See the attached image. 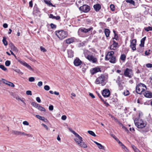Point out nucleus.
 Segmentation results:
<instances>
[{
  "label": "nucleus",
  "instance_id": "nucleus-2",
  "mask_svg": "<svg viewBox=\"0 0 152 152\" xmlns=\"http://www.w3.org/2000/svg\"><path fill=\"white\" fill-rule=\"evenodd\" d=\"M55 33L56 35L61 40L65 38L68 35L67 32L64 30L57 31Z\"/></svg>",
  "mask_w": 152,
  "mask_h": 152
},
{
  "label": "nucleus",
  "instance_id": "nucleus-51",
  "mask_svg": "<svg viewBox=\"0 0 152 152\" xmlns=\"http://www.w3.org/2000/svg\"><path fill=\"white\" fill-rule=\"evenodd\" d=\"M29 134H27L25 133L24 132H20V135H26L27 136H29Z\"/></svg>",
  "mask_w": 152,
  "mask_h": 152
},
{
  "label": "nucleus",
  "instance_id": "nucleus-60",
  "mask_svg": "<svg viewBox=\"0 0 152 152\" xmlns=\"http://www.w3.org/2000/svg\"><path fill=\"white\" fill-rule=\"evenodd\" d=\"M49 109L50 110H53V107L52 105H50L49 107Z\"/></svg>",
  "mask_w": 152,
  "mask_h": 152
},
{
  "label": "nucleus",
  "instance_id": "nucleus-33",
  "mask_svg": "<svg viewBox=\"0 0 152 152\" xmlns=\"http://www.w3.org/2000/svg\"><path fill=\"white\" fill-rule=\"evenodd\" d=\"M2 42L5 46H7V45L8 43L6 40V38L5 37H3Z\"/></svg>",
  "mask_w": 152,
  "mask_h": 152
},
{
  "label": "nucleus",
  "instance_id": "nucleus-30",
  "mask_svg": "<svg viewBox=\"0 0 152 152\" xmlns=\"http://www.w3.org/2000/svg\"><path fill=\"white\" fill-rule=\"evenodd\" d=\"M77 144L82 148H86L87 147V145L86 143H77Z\"/></svg>",
  "mask_w": 152,
  "mask_h": 152
},
{
  "label": "nucleus",
  "instance_id": "nucleus-21",
  "mask_svg": "<svg viewBox=\"0 0 152 152\" xmlns=\"http://www.w3.org/2000/svg\"><path fill=\"white\" fill-rule=\"evenodd\" d=\"M119 145L121 146L122 149L124 150L126 152H128L129 150L127 147L125 146L122 143H119Z\"/></svg>",
  "mask_w": 152,
  "mask_h": 152
},
{
  "label": "nucleus",
  "instance_id": "nucleus-48",
  "mask_svg": "<svg viewBox=\"0 0 152 152\" xmlns=\"http://www.w3.org/2000/svg\"><path fill=\"white\" fill-rule=\"evenodd\" d=\"M50 26L53 29L56 28V26L52 23H51L50 24Z\"/></svg>",
  "mask_w": 152,
  "mask_h": 152
},
{
  "label": "nucleus",
  "instance_id": "nucleus-64",
  "mask_svg": "<svg viewBox=\"0 0 152 152\" xmlns=\"http://www.w3.org/2000/svg\"><path fill=\"white\" fill-rule=\"evenodd\" d=\"M61 118L63 120H65L66 118V116L65 115H63L62 116Z\"/></svg>",
  "mask_w": 152,
  "mask_h": 152
},
{
  "label": "nucleus",
  "instance_id": "nucleus-54",
  "mask_svg": "<svg viewBox=\"0 0 152 152\" xmlns=\"http://www.w3.org/2000/svg\"><path fill=\"white\" fill-rule=\"evenodd\" d=\"M68 129L74 135L76 133L75 131L72 130V129L69 128Z\"/></svg>",
  "mask_w": 152,
  "mask_h": 152
},
{
  "label": "nucleus",
  "instance_id": "nucleus-1",
  "mask_svg": "<svg viewBox=\"0 0 152 152\" xmlns=\"http://www.w3.org/2000/svg\"><path fill=\"white\" fill-rule=\"evenodd\" d=\"M147 88L146 86L143 83H140L136 86V91L137 93L141 94L142 93L146 90Z\"/></svg>",
  "mask_w": 152,
  "mask_h": 152
},
{
  "label": "nucleus",
  "instance_id": "nucleus-22",
  "mask_svg": "<svg viewBox=\"0 0 152 152\" xmlns=\"http://www.w3.org/2000/svg\"><path fill=\"white\" fill-rule=\"evenodd\" d=\"M109 61L112 63H115L116 62V58L115 56H113L109 58Z\"/></svg>",
  "mask_w": 152,
  "mask_h": 152
},
{
  "label": "nucleus",
  "instance_id": "nucleus-57",
  "mask_svg": "<svg viewBox=\"0 0 152 152\" xmlns=\"http://www.w3.org/2000/svg\"><path fill=\"white\" fill-rule=\"evenodd\" d=\"M120 76H118L117 78V79L116 81V83H118L119 82H121V81L120 80Z\"/></svg>",
  "mask_w": 152,
  "mask_h": 152
},
{
  "label": "nucleus",
  "instance_id": "nucleus-23",
  "mask_svg": "<svg viewBox=\"0 0 152 152\" xmlns=\"http://www.w3.org/2000/svg\"><path fill=\"white\" fill-rule=\"evenodd\" d=\"M49 18H51L53 19H55L56 20H59L60 19V17L59 16H55L52 14H50L49 15Z\"/></svg>",
  "mask_w": 152,
  "mask_h": 152
},
{
  "label": "nucleus",
  "instance_id": "nucleus-19",
  "mask_svg": "<svg viewBox=\"0 0 152 152\" xmlns=\"http://www.w3.org/2000/svg\"><path fill=\"white\" fill-rule=\"evenodd\" d=\"M36 117L38 119L42 121L45 122H46L48 121L47 119L45 118V117H42L39 115H36Z\"/></svg>",
  "mask_w": 152,
  "mask_h": 152
},
{
  "label": "nucleus",
  "instance_id": "nucleus-7",
  "mask_svg": "<svg viewBox=\"0 0 152 152\" xmlns=\"http://www.w3.org/2000/svg\"><path fill=\"white\" fill-rule=\"evenodd\" d=\"M86 58L90 62L93 63H96L97 62V58L93 55H88L86 57Z\"/></svg>",
  "mask_w": 152,
  "mask_h": 152
},
{
  "label": "nucleus",
  "instance_id": "nucleus-13",
  "mask_svg": "<svg viewBox=\"0 0 152 152\" xmlns=\"http://www.w3.org/2000/svg\"><path fill=\"white\" fill-rule=\"evenodd\" d=\"M82 63V61L78 58H77L74 61V64L76 66H79Z\"/></svg>",
  "mask_w": 152,
  "mask_h": 152
},
{
  "label": "nucleus",
  "instance_id": "nucleus-28",
  "mask_svg": "<svg viewBox=\"0 0 152 152\" xmlns=\"http://www.w3.org/2000/svg\"><path fill=\"white\" fill-rule=\"evenodd\" d=\"M18 61L21 64L26 66V67H27L29 65L26 62L24 61H21L20 60H18Z\"/></svg>",
  "mask_w": 152,
  "mask_h": 152
},
{
  "label": "nucleus",
  "instance_id": "nucleus-50",
  "mask_svg": "<svg viewBox=\"0 0 152 152\" xmlns=\"http://www.w3.org/2000/svg\"><path fill=\"white\" fill-rule=\"evenodd\" d=\"M118 36L117 34H114V37L113 38V39H115L116 40L118 39Z\"/></svg>",
  "mask_w": 152,
  "mask_h": 152
},
{
  "label": "nucleus",
  "instance_id": "nucleus-8",
  "mask_svg": "<svg viewBox=\"0 0 152 152\" xmlns=\"http://www.w3.org/2000/svg\"><path fill=\"white\" fill-rule=\"evenodd\" d=\"M90 7L86 4L84 5L79 8L80 10L85 13L88 12L90 10Z\"/></svg>",
  "mask_w": 152,
  "mask_h": 152
},
{
  "label": "nucleus",
  "instance_id": "nucleus-63",
  "mask_svg": "<svg viewBox=\"0 0 152 152\" xmlns=\"http://www.w3.org/2000/svg\"><path fill=\"white\" fill-rule=\"evenodd\" d=\"M37 85L40 87L42 85V83L41 81L39 82L37 84Z\"/></svg>",
  "mask_w": 152,
  "mask_h": 152
},
{
  "label": "nucleus",
  "instance_id": "nucleus-58",
  "mask_svg": "<svg viewBox=\"0 0 152 152\" xmlns=\"http://www.w3.org/2000/svg\"><path fill=\"white\" fill-rule=\"evenodd\" d=\"M37 101L39 103H40L41 102V99L39 97H37L36 98Z\"/></svg>",
  "mask_w": 152,
  "mask_h": 152
},
{
  "label": "nucleus",
  "instance_id": "nucleus-35",
  "mask_svg": "<svg viewBox=\"0 0 152 152\" xmlns=\"http://www.w3.org/2000/svg\"><path fill=\"white\" fill-rule=\"evenodd\" d=\"M126 58V56L124 54H122L120 57V59L122 61H124Z\"/></svg>",
  "mask_w": 152,
  "mask_h": 152
},
{
  "label": "nucleus",
  "instance_id": "nucleus-55",
  "mask_svg": "<svg viewBox=\"0 0 152 152\" xmlns=\"http://www.w3.org/2000/svg\"><path fill=\"white\" fill-rule=\"evenodd\" d=\"M146 66L148 68H151L152 67V64H146Z\"/></svg>",
  "mask_w": 152,
  "mask_h": 152
},
{
  "label": "nucleus",
  "instance_id": "nucleus-6",
  "mask_svg": "<svg viewBox=\"0 0 152 152\" xmlns=\"http://www.w3.org/2000/svg\"><path fill=\"white\" fill-rule=\"evenodd\" d=\"M135 126L138 128L142 129L146 125V123L143 121L141 120L140 122H135V120H134Z\"/></svg>",
  "mask_w": 152,
  "mask_h": 152
},
{
  "label": "nucleus",
  "instance_id": "nucleus-26",
  "mask_svg": "<svg viewBox=\"0 0 152 152\" xmlns=\"http://www.w3.org/2000/svg\"><path fill=\"white\" fill-rule=\"evenodd\" d=\"M119 87V90H122L123 89V86L122 84H123V83H122L121 82L117 83Z\"/></svg>",
  "mask_w": 152,
  "mask_h": 152
},
{
  "label": "nucleus",
  "instance_id": "nucleus-24",
  "mask_svg": "<svg viewBox=\"0 0 152 152\" xmlns=\"http://www.w3.org/2000/svg\"><path fill=\"white\" fill-rule=\"evenodd\" d=\"M45 3L48 6H51L53 7H55V6L53 5L50 1L48 0H44Z\"/></svg>",
  "mask_w": 152,
  "mask_h": 152
},
{
  "label": "nucleus",
  "instance_id": "nucleus-39",
  "mask_svg": "<svg viewBox=\"0 0 152 152\" xmlns=\"http://www.w3.org/2000/svg\"><path fill=\"white\" fill-rule=\"evenodd\" d=\"M38 109L39 110L41 111H43L44 112H45V109L44 107L41 106V105H40L39 106V107L38 108Z\"/></svg>",
  "mask_w": 152,
  "mask_h": 152
},
{
  "label": "nucleus",
  "instance_id": "nucleus-34",
  "mask_svg": "<svg viewBox=\"0 0 152 152\" xmlns=\"http://www.w3.org/2000/svg\"><path fill=\"white\" fill-rule=\"evenodd\" d=\"M96 144L97 145L98 147L100 149H104V147L100 143H96Z\"/></svg>",
  "mask_w": 152,
  "mask_h": 152
},
{
  "label": "nucleus",
  "instance_id": "nucleus-44",
  "mask_svg": "<svg viewBox=\"0 0 152 152\" xmlns=\"http://www.w3.org/2000/svg\"><path fill=\"white\" fill-rule=\"evenodd\" d=\"M129 94V91L126 90L124 92V94L126 96L128 95Z\"/></svg>",
  "mask_w": 152,
  "mask_h": 152
},
{
  "label": "nucleus",
  "instance_id": "nucleus-36",
  "mask_svg": "<svg viewBox=\"0 0 152 152\" xmlns=\"http://www.w3.org/2000/svg\"><path fill=\"white\" fill-rule=\"evenodd\" d=\"M144 29L147 31H152V27L149 26L148 27L145 28Z\"/></svg>",
  "mask_w": 152,
  "mask_h": 152
},
{
  "label": "nucleus",
  "instance_id": "nucleus-49",
  "mask_svg": "<svg viewBox=\"0 0 152 152\" xmlns=\"http://www.w3.org/2000/svg\"><path fill=\"white\" fill-rule=\"evenodd\" d=\"M44 89L46 91H48L50 89V87L48 85H45L44 87Z\"/></svg>",
  "mask_w": 152,
  "mask_h": 152
},
{
  "label": "nucleus",
  "instance_id": "nucleus-31",
  "mask_svg": "<svg viewBox=\"0 0 152 152\" xmlns=\"http://www.w3.org/2000/svg\"><path fill=\"white\" fill-rule=\"evenodd\" d=\"M137 51L139 53H141L143 51V48L142 47H139L137 49Z\"/></svg>",
  "mask_w": 152,
  "mask_h": 152
},
{
  "label": "nucleus",
  "instance_id": "nucleus-46",
  "mask_svg": "<svg viewBox=\"0 0 152 152\" xmlns=\"http://www.w3.org/2000/svg\"><path fill=\"white\" fill-rule=\"evenodd\" d=\"M14 94L12 93V95L13 96H14V98H15L17 99H18V100H20V97L19 96H17V95H14Z\"/></svg>",
  "mask_w": 152,
  "mask_h": 152
},
{
  "label": "nucleus",
  "instance_id": "nucleus-5",
  "mask_svg": "<svg viewBox=\"0 0 152 152\" xmlns=\"http://www.w3.org/2000/svg\"><path fill=\"white\" fill-rule=\"evenodd\" d=\"M124 75L125 77L131 78L133 76L132 70L131 69L127 68L124 71Z\"/></svg>",
  "mask_w": 152,
  "mask_h": 152
},
{
  "label": "nucleus",
  "instance_id": "nucleus-9",
  "mask_svg": "<svg viewBox=\"0 0 152 152\" xmlns=\"http://www.w3.org/2000/svg\"><path fill=\"white\" fill-rule=\"evenodd\" d=\"M136 39H134L132 40L131 41V44L130 46L133 51L135 50L136 49Z\"/></svg>",
  "mask_w": 152,
  "mask_h": 152
},
{
  "label": "nucleus",
  "instance_id": "nucleus-47",
  "mask_svg": "<svg viewBox=\"0 0 152 152\" xmlns=\"http://www.w3.org/2000/svg\"><path fill=\"white\" fill-rule=\"evenodd\" d=\"M26 94L28 95H31L32 94L31 91L30 90L27 91H26Z\"/></svg>",
  "mask_w": 152,
  "mask_h": 152
},
{
  "label": "nucleus",
  "instance_id": "nucleus-45",
  "mask_svg": "<svg viewBox=\"0 0 152 152\" xmlns=\"http://www.w3.org/2000/svg\"><path fill=\"white\" fill-rule=\"evenodd\" d=\"M116 47H117L116 46H115L113 44L111 45L110 46V49L113 50H115L116 49Z\"/></svg>",
  "mask_w": 152,
  "mask_h": 152
},
{
  "label": "nucleus",
  "instance_id": "nucleus-29",
  "mask_svg": "<svg viewBox=\"0 0 152 152\" xmlns=\"http://www.w3.org/2000/svg\"><path fill=\"white\" fill-rule=\"evenodd\" d=\"M20 132L15 131V130H13L12 131V133L14 134H15L17 135H20Z\"/></svg>",
  "mask_w": 152,
  "mask_h": 152
},
{
  "label": "nucleus",
  "instance_id": "nucleus-38",
  "mask_svg": "<svg viewBox=\"0 0 152 152\" xmlns=\"http://www.w3.org/2000/svg\"><path fill=\"white\" fill-rule=\"evenodd\" d=\"M6 84L12 87H14L15 86L13 83L9 81L8 83H6Z\"/></svg>",
  "mask_w": 152,
  "mask_h": 152
},
{
  "label": "nucleus",
  "instance_id": "nucleus-43",
  "mask_svg": "<svg viewBox=\"0 0 152 152\" xmlns=\"http://www.w3.org/2000/svg\"><path fill=\"white\" fill-rule=\"evenodd\" d=\"M14 71L16 72H17L18 73H19V74L22 75L23 74V73H22L20 71V70L19 69H15L14 70Z\"/></svg>",
  "mask_w": 152,
  "mask_h": 152
},
{
  "label": "nucleus",
  "instance_id": "nucleus-40",
  "mask_svg": "<svg viewBox=\"0 0 152 152\" xmlns=\"http://www.w3.org/2000/svg\"><path fill=\"white\" fill-rule=\"evenodd\" d=\"M110 7L111 10L114 11L115 10V7L113 4H111L110 5Z\"/></svg>",
  "mask_w": 152,
  "mask_h": 152
},
{
  "label": "nucleus",
  "instance_id": "nucleus-52",
  "mask_svg": "<svg viewBox=\"0 0 152 152\" xmlns=\"http://www.w3.org/2000/svg\"><path fill=\"white\" fill-rule=\"evenodd\" d=\"M35 80L34 78L33 77H31L29 78V81L30 82H33Z\"/></svg>",
  "mask_w": 152,
  "mask_h": 152
},
{
  "label": "nucleus",
  "instance_id": "nucleus-3",
  "mask_svg": "<svg viewBox=\"0 0 152 152\" xmlns=\"http://www.w3.org/2000/svg\"><path fill=\"white\" fill-rule=\"evenodd\" d=\"M105 77L104 75L102 74L100 76L97 78L95 81V83L97 84H101L102 86L105 85L106 84L105 79Z\"/></svg>",
  "mask_w": 152,
  "mask_h": 152
},
{
  "label": "nucleus",
  "instance_id": "nucleus-18",
  "mask_svg": "<svg viewBox=\"0 0 152 152\" xmlns=\"http://www.w3.org/2000/svg\"><path fill=\"white\" fill-rule=\"evenodd\" d=\"M9 47L11 48L12 50L15 51H17L18 50L16 47L14 45L12 42H10L9 44Z\"/></svg>",
  "mask_w": 152,
  "mask_h": 152
},
{
  "label": "nucleus",
  "instance_id": "nucleus-37",
  "mask_svg": "<svg viewBox=\"0 0 152 152\" xmlns=\"http://www.w3.org/2000/svg\"><path fill=\"white\" fill-rule=\"evenodd\" d=\"M88 132L90 135L94 136L95 137L96 136V135L95 134V133L92 131H88Z\"/></svg>",
  "mask_w": 152,
  "mask_h": 152
},
{
  "label": "nucleus",
  "instance_id": "nucleus-14",
  "mask_svg": "<svg viewBox=\"0 0 152 152\" xmlns=\"http://www.w3.org/2000/svg\"><path fill=\"white\" fill-rule=\"evenodd\" d=\"M114 54V52L113 51L109 52L107 53L106 56L105 57V60H109V58H110V57L113 56Z\"/></svg>",
  "mask_w": 152,
  "mask_h": 152
},
{
  "label": "nucleus",
  "instance_id": "nucleus-56",
  "mask_svg": "<svg viewBox=\"0 0 152 152\" xmlns=\"http://www.w3.org/2000/svg\"><path fill=\"white\" fill-rule=\"evenodd\" d=\"M113 45L115 46L116 47H117V45H118V43L117 42H116L114 40H113Z\"/></svg>",
  "mask_w": 152,
  "mask_h": 152
},
{
  "label": "nucleus",
  "instance_id": "nucleus-32",
  "mask_svg": "<svg viewBox=\"0 0 152 152\" xmlns=\"http://www.w3.org/2000/svg\"><path fill=\"white\" fill-rule=\"evenodd\" d=\"M126 1L128 3H129L131 4L134 5L135 4V2L133 0H126Z\"/></svg>",
  "mask_w": 152,
  "mask_h": 152
},
{
  "label": "nucleus",
  "instance_id": "nucleus-27",
  "mask_svg": "<svg viewBox=\"0 0 152 152\" xmlns=\"http://www.w3.org/2000/svg\"><path fill=\"white\" fill-rule=\"evenodd\" d=\"M18 61L21 64L26 66V67H27L29 65L26 62L24 61H21L20 60H18Z\"/></svg>",
  "mask_w": 152,
  "mask_h": 152
},
{
  "label": "nucleus",
  "instance_id": "nucleus-20",
  "mask_svg": "<svg viewBox=\"0 0 152 152\" xmlns=\"http://www.w3.org/2000/svg\"><path fill=\"white\" fill-rule=\"evenodd\" d=\"M68 57L69 58H72L74 56V52L71 50H67Z\"/></svg>",
  "mask_w": 152,
  "mask_h": 152
},
{
  "label": "nucleus",
  "instance_id": "nucleus-17",
  "mask_svg": "<svg viewBox=\"0 0 152 152\" xmlns=\"http://www.w3.org/2000/svg\"><path fill=\"white\" fill-rule=\"evenodd\" d=\"M93 7L95 10L96 12L99 11L101 8V5L99 4H97L94 5Z\"/></svg>",
  "mask_w": 152,
  "mask_h": 152
},
{
  "label": "nucleus",
  "instance_id": "nucleus-11",
  "mask_svg": "<svg viewBox=\"0 0 152 152\" xmlns=\"http://www.w3.org/2000/svg\"><path fill=\"white\" fill-rule=\"evenodd\" d=\"M90 72L92 75H93L96 73L99 72H101L100 68L99 67H95L91 69Z\"/></svg>",
  "mask_w": 152,
  "mask_h": 152
},
{
  "label": "nucleus",
  "instance_id": "nucleus-12",
  "mask_svg": "<svg viewBox=\"0 0 152 152\" xmlns=\"http://www.w3.org/2000/svg\"><path fill=\"white\" fill-rule=\"evenodd\" d=\"M143 95L145 97L148 98L152 97V93L150 91L146 90L143 93Z\"/></svg>",
  "mask_w": 152,
  "mask_h": 152
},
{
  "label": "nucleus",
  "instance_id": "nucleus-59",
  "mask_svg": "<svg viewBox=\"0 0 152 152\" xmlns=\"http://www.w3.org/2000/svg\"><path fill=\"white\" fill-rule=\"evenodd\" d=\"M23 123L24 125H29V123L26 121H24Z\"/></svg>",
  "mask_w": 152,
  "mask_h": 152
},
{
  "label": "nucleus",
  "instance_id": "nucleus-53",
  "mask_svg": "<svg viewBox=\"0 0 152 152\" xmlns=\"http://www.w3.org/2000/svg\"><path fill=\"white\" fill-rule=\"evenodd\" d=\"M40 49L43 52H45L46 51V50L45 49V48L42 46H41L40 47Z\"/></svg>",
  "mask_w": 152,
  "mask_h": 152
},
{
  "label": "nucleus",
  "instance_id": "nucleus-62",
  "mask_svg": "<svg viewBox=\"0 0 152 152\" xmlns=\"http://www.w3.org/2000/svg\"><path fill=\"white\" fill-rule=\"evenodd\" d=\"M146 38V37H143V38H142L140 42L145 43V40Z\"/></svg>",
  "mask_w": 152,
  "mask_h": 152
},
{
  "label": "nucleus",
  "instance_id": "nucleus-4",
  "mask_svg": "<svg viewBox=\"0 0 152 152\" xmlns=\"http://www.w3.org/2000/svg\"><path fill=\"white\" fill-rule=\"evenodd\" d=\"M93 29V28L92 27H91L88 29L84 28H81L79 29L78 31V34L79 36L82 37V33H86Z\"/></svg>",
  "mask_w": 152,
  "mask_h": 152
},
{
  "label": "nucleus",
  "instance_id": "nucleus-15",
  "mask_svg": "<svg viewBox=\"0 0 152 152\" xmlns=\"http://www.w3.org/2000/svg\"><path fill=\"white\" fill-rule=\"evenodd\" d=\"M74 38L71 37L65 40L64 42H65L66 44H70L74 42Z\"/></svg>",
  "mask_w": 152,
  "mask_h": 152
},
{
  "label": "nucleus",
  "instance_id": "nucleus-61",
  "mask_svg": "<svg viewBox=\"0 0 152 152\" xmlns=\"http://www.w3.org/2000/svg\"><path fill=\"white\" fill-rule=\"evenodd\" d=\"M150 50H148V51H147L146 50L145 52V54L146 55V56H148L150 54V53H149V51H150Z\"/></svg>",
  "mask_w": 152,
  "mask_h": 152
},
{
  "label": "nucleus",
  "instance_id": "nucleus-10",
  "mask_svg": "<svg viewBox=\"0 0 152 152\" xmlns=\"http://www.w3.org/2000/svg\"><path fill=\"white\" fill-rule=\"evenodd\" d=\"M102 95L104 97H109L110 95V91L107 89H105L103 90Z\"/></svg>",
  "mask_w": 152,
  "mask_h": 152
},
{
  "label": "nucleus",
  "instance_id": "nucleus-25",
  "mask_svg": "<svg viewBox=\"0 0 152 152\" xmlns=\"http://www.w3.org/2000/svg\"><path fill=\"white\" fill-rule=\"evenodd\" d=\"M104 32L107 37H108L109 36L110 33V31L107 28H106L104 29Z\"/></svg>",
  "mask_w": 152,
  "mask_h": 152
},
{
  "label": "nucleus",
  "instance_id": "nucleus-16",
  "mask_svg": "<svg viewBox=\"0 0 152 152\" xmlns=\"http://www.w3.org/2000/svg\"><path fill=\"white\" fill-rule=\"evenodd\" d=\"M75 137L77 138L76 139H75V141L77 142H78V141H77V140H78L80 142H82L83 141L82 138L78 134L76 133L75 134Z\"/></svg>",
  "mask_w": 152,
  "mask_h": 152
},
{
  "label": "nucleus",
  "instance_id": "nucleus-41",
  "mask_svg": "<svg viewBox=\"0 0 152 152\" xmlns=\"http://www.w3.org/2000/svg\"><path fill=\"white\" fill-rule=\"evenodd\" d=\"M0 68L4 71L7 70V68L5 67L3 65H0Z\"/></svg>",
  "mask_w": 152,
  "mask_h": 152
},
{
  "label": "nucleus",
  "instance_id": "nucleus-42",
  "mask_svg": "<svg viewBox=\"0 0 152 152\" xmlns=\"http://www.w3.org/2000/svg\"><path fill=\"white\" fill-rule=\"evenodd\" d=\"M11 64V62L10 61L7 60L5 61V65L7 66H9Z\"/></svg>",
  "mask_w": 152,
  "mask_h": 152
}]
</instances>
